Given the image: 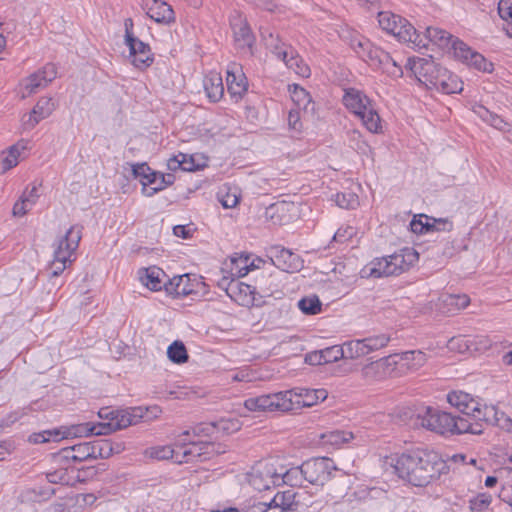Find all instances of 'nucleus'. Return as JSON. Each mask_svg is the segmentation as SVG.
<instances>
[{"label":"nucleus","instance_id":"a211bd4d","mask_svg":"<svg viewBox=\"0 0 512 512\" xmlns=\"http://www.w3.org/2000/svg\"><path fill=\"white\" fill-rule=\"evenodd\" d=\"M227 90L236 101L242 98L248 88L246 76L237 64H232L227 70Z\"/></svg>","mask_w":512,"mask_h":512},{"label":"nucleus","instance_id":"20e7f679","mask_svg":"<svg viewBox=\"0 0 512 512\" xmlns=\"http://www.w3.org/2000/svg\"><path fill=\"white\" fill-rule=\"evenodd\" d=\"M83 226L73 225L56 243L53 260L51 261L48 271L51 277H57L67 268V264H71L74 259L72 256L79 247L82 238Z\"/></svg>","mask_w":512,"mask_h":512},{"label":"nucleus","instance_id":"b1692460","mask_svg":"<svg viewBox=\"0 0 512 512\" xmlns=\"http://www.w3.org/2000/svg\"><path fill=\"white\" fill-rule=\"evenodd\" d=\"M165 272L157 267L144 268L139 271L140 281L150 290L159 291L163 287Z\"/></svg>","mask_w":512,"mask_h":512},{"label":"nucleus","instance_id":"f257e3e1","mask_svg":"<svg viewBox=\"0 0 512 512\" xmlns=\"http://www.w3.org/2000/svg\"><path fill=\"white\" fill-rule=\"evenodd\" d=\"M397 475L413 486L424 487L447 472L441 456L428 450L401 454L394 465Z\"/></svg>","mask_w":512,"mask_h":512},{"label":"nucleus","instance_id":"c03bdc74","mask_svg":"<svg viewBox=\"0 0 512 512\" xmlns=\"http://www.w3.org/2000/svg\"><path fill=\"white\" fill-rule=\"evenodd\" d=\"M298 307L306 315H315L321 312L322 303L316 295H313L299 300Z\"/></svg>","mask_w":512,"mask_h":512},{"label":"nucleus","instance_id":"9d476101","mask_svg":"<svg viewBox=\"0 0 512 512\" xmlns=\"http://www.w3.org/2000/svg\"><path fill=\"white\" fill-rule=\"evenodd\" d=\"M405 68L410 70L416 79L429 89H434L438 80L442 77V74L445 73L446 70V68L437 64L431 57L408 58L405 64Z\"/></svg>","mask_w":512,"mask_h":512},{"label":"nucleus","instance_id":"864d4df0","mask_svg":"<svg viewBox=\"0 0 512 512\" xmlns=\"http://www.w3.org/2000/svg\"><path fill=\"white\" fill-rule=\"evenodd\" d=\"M383 363V367L389 377L396 375V371L399 368H403L402 360H400V354H393L380 359Z\"/></svg>","mask_w":512,"mask_h":512},{"label":"nucleus","instance_id":"9b49d317","mask_svg":"<svg viewBox=\"0 0 512 512\" xmlns=\"http://www.w3.org/2000/svg\"><path fill=\"white\" fill-rule=\"evenodd\" d=\"M306 483L324 485L337 468L332 459L327 457L313 458L303 462Z\"/></svg>","mask_w":512,"mask_h":512},{"label":"nucleus","instance_id":"7ed1b4c3","mask_svg":"<svg viewBox=\"0 0 512 512\" xmlns=\"http://www.w3.org/2000/svg\"><path fill=\"white\" fill-rule=\"evenodd\" d=\"M176 447H178L176 453L180 455V463L203 462L225 452L221 444L193 439L190 430H186L178 436Z\"/></svg>","mask_w":512,"mask_h":512},{"label":"nucleus","instance_id":"37998d69","mask_svg":"<svg viewBox=\"0 0 512 512\" xmlns=\"http://www.w3.org/2000/svg\"><path fill=\"white\" fill-rule=\"evenodd\" d=\"M350 46L357 56L365 61L370 53V49L374 47V44L363 36H357L351 39Z\"/></svg>","mask_w":512,"mask_h":512},{"label":"nucleus","instance_id":"603ef678","mask_svg":"<svg viewBox=\"0 0 512 512\" xmlns=\"http://www.w3.org/2000/svg\"><path fill=\"white\" fill-rule=\"evenodd\" d=\"M378 70H382L388 76L393 78H401L403 76V69L396 60H394L390 54H388L387 61L383 62Z\"/></svg>","mask_w":512,"mask_h":512},{"label":"nucleus","instance_id":"cd10ccee","mask_svg":"<svg viewBox=\"0 0 512 512\" xmlns=\"http://www.w3.org/2000/svg\"><path fill=\"white\" fill-rule=\"evenodd\" d=\"M62 432L63 439L70 437H82L90 435H104L99 432V423L96 425H90L89 423L72 425L70 427L61 426L58 428Z\"/></svg>","mask_w":512,"mask_h":512},{"label":"nucleus","instance_id":"69168bd1","mask_svg":"<svg viewBox=\"0 0 512 512\" xmlns=\"http://www.w3.org/2000/svg\"><path fill=\"white\" fill-rule=\"evenodd\" d=\"M292 99L299 107L303 106L304 109H307V105L311 102L309 93L304 88L298 86H295L292 92Z\"/></svg>","mask_w":512,"mask_h":512},{"label":"nucleus","instance_id":"6e6d98bb","mask_svg":"<svg viewBox=\"0 0 512 512\" xmlns=\"http://www.w3.org/2000/svg\"><path fill=\"white\" fill-rule=\"evenodd\" d=\"M176 450H178V447H176V443L174 444V447H158L154 450L152 456L159 460L173 459L175 462L180 463V455L176 453Z\"/></svg>","mask_w":512,"mask_h":512},{"label":"nucleus","instance_id":"c756f323","mask_svg":"<svg viewBox=\"0 0 512 512\" xmlns=\"http://www.w3.org/2000/svg\"><path fill=\"white\" fill-rule=\"evenodd\" d=\"M278 476L281 484H287L291 487H303L305 486L306 479L304 475V465L292 467L285 472H278Z\"/></svg>","mask_w":512,"mask_h":512},{"label":"nucleus","instance_id":"ea45409f","mask_svg":"<svg viewBox=\"0 0 512 512\" xmlns=\"http://www.w3.org/2000/svg\"><path fill=\"white\" fill-rule=\"evenodd\" d=\"M347 139L349 146L357 153L367 155L370 152V146L363 139L362 134L358 130L352 129L347 131Z\"/></svg>","mask_w":512,"mask_h":512},{"label":"nucleus","instance_id":"72a5a7b5","mask_svg":"<svg viewBox=\"0 0 512 512\" xmlns=\"http://www.w3.org/2000/svg\"><path fill=\"white\" fill-rule=\"evenodd\" d=\"M91 459H106L114 453V447L109 439H97L89 442Z\"/></svg>","mask_w":512,"mask_h":512},{"label":"nucleus","instance_id":"c9c22d12","mask_svg":"<svg viewBox=\"0 0 512 512\" xmlns=\"http://www.w3.org/2000/svg\"><path fill=\"white\" fill-rule=\"evenodd\" d=\"M342 349L344 351V358L347 359H356L368 354L364 339L345 342L342 345Z\"/></svg>","mask_w":512,"mask_h":512},{"label":"nucleus","instance_id":"39448f33","mask_svg":"<svg viewBox=\"0 0 512 512\" xmlns=\"http://www.w3.org/2000/svg\"><path fill=\"white\" fill-rule=\"evenodd\" d=\"M161 413V409L158 406L152 407H130L126 409L112 410L110 412L111 418L107 423H99V432L107 435L111 432H115L121 429H125L128 426L136 425L142 419L149 421L153 418L158 417Z\"/></svg>","mask_w":512,"mask_h":512},{"label":"nucleus","instance_id":"13d9d810","mask_svg":"<svg viewBox=\"0 0 512 512\" xmlns=\"http://www.w3.org/2000/svg\"><path fill=\"white\" fill-rule=\"evenodd\" d=\"M492 497L487 493H480L476 497L472 498L469 502L470 509L473 512H482L491 504Z\"/></svg>","mask_w":512,"mask_h":512},{"label":"nucleus","instance_id":"de8ad7c7","mask_svg":"<svg viewBox=\"0 0 512 512\" xmlns=\"http://www.w3.org/2000/svg\"><path fill=\"white\" fill-rule=\"evenodd\" d=\"M388 52L374 45L365 62L373 69L378 70L381 64L388 59Z\"/></svg>","mask_w":512,"mask_h":512},{"label":"nucleus","instance_id":"6ab92c4d","mask_svg":"<svg viewBox=\"0 0 512 512\" xmlns=\"http://www.w3.org/2000/svg\"><path fill=\"white\" fill-rule=\"evenodd\" d=\"M147 15L157 23L169 25L175 22V13L172 7L161 0H147Z\"/></svg>","mask_w":512,"mask_h":512},{"label":"nucleus","instance_id":"5fc2aeb1","mask_svg":"<svg viewBox=\"0 0 512 512\" xmlns=\"http://www.w3.org/2000/svg\"><path fill=\"white\" fill-rule=\"evenodd\" d=\"M431 217L420 215L419 219L415 217L410 222L411 231L415 234H426L431 232L430 226Z\"/></svg>","mask_w":512,"mask_h":512},{"label":"nucleus","instance_id":"3c124183","mask_svg":"<svg viewBox=\"0 0 512 512\" xmlns=\"http://www.w3.org/2000/svg\"><path fill=\"white\" fill-rule=\"evenodd\" d=\"M20 143L12 145L7 156L2 159L1 165L3 172L10 170L18 164V158L20 156Z\"/></svg>","mask_w":512,"mask_h":512},{"label":"nucleus","instance_id":"a19ab883","mask_svg":"<svg viewBox=\"0 0 512 512\" xmlns=\"http://www.w3.org/2000/svg\"><path fill=\"white\" fill-rule=\"evenodd\" d=\"M167 355L170 361L176 364H183L188 361V353L185 345L181 341H174L167 349Z\"/></svg>","mask_w":512,"mask_h":512},{"label":"nucleus","instance_id":"0e129e2a","mask_svg":"<svg viewBox=\"0 0 512 512\" xmlns=\"http://www.w3.org/2000/svg\"><path fill=\"white\" fill-rule=\"evenodd\" d=\"M276 41L277 42L275 44H270L272 47V52L284 62L290 53H294V49L279 39H276Z\"/></svg>","mask_w":512,"mask_h":512},{"label":"nucleus","instance_id":"4be33fe9","mask_svg":"<svg viewBox=\"0 0 512 512\" xmlns=\"http://www.w3.org/2000/svg\"><path fill=\"white\" fill-rule=\"evenodd\" d=\"M54 110L52 98L42 97L30 112L28 119L24 122L29 128H34L41 120L49 117Z\"/></svg>","mask_w":512,"mask_h":512},{"label":"nucleus","instance_id":"774afa93","mask_svg":"<svg viewBox=\"0 0 512 512\" xmlns=\"http://www.w3.org/2000/svg\"><path fill=\"white\" fill-rule=\"evenodd\" d=\"M498 14L503 20L512 24V0H500Z\"/></svg>","mask_w":512,"mask_h":512},{"label":"nucleus","instance_id":"423d86ee","mask_svg":"<svg viewBox=\"0 0 512 512\" xmlns=\"http://www.w3.org/2000/svg\"><path fill=\"white\" fill-rule=\"evenodd\" d=\"M342 100L345 107L361 119L368 131L372 133L380 131V116L367 95L358 89L349 88L345 90Z\"/></svg>","mask_w":512,"mask_h":512},{"label":"nucleus","instance_id":"2eb2a0df","mask_svg":"<svg viewBox=\"0 0 512 512\" xmlns=\"http://www.w3.org/2000/svg\"><path fill=\"white\" fill-rule=\"evenodd\" d=\"M127 39V46L129 47L131 63L140 70H145L152 65L154 61L153 53L150 46L144 43L139 38Z\"/></svg>","mask_w":512,"mask_h":512},{"label":"nucleus","instance_id":"aec40b11","mask_svg":"<svg viewBox=\"0 0 512 512\" xmlns=\"http://www.w3.org/2000/svg\"><path fill=\"white\" fill-rule=\"evenodd\" d=\"M448 403L455 407L464 417L470 420L473 412L478 409V401L463 391H453L447 395Z\"/></svg>","mask_w":512,"mask_h":512},{"label":"nucleus","instance_id":"49530a36","mask_svg":"<svg viewBox=\"0 0 512 512\" xmlns=\"http://www.w3.org/2000/svg\"><path fill=\"white\" fill-rule=\"evenodd\" d=\"M450 49L453 50L454 56L465 64L474 52L467 44L457 38L453 40Z\"/></svg>","mask_w":512,"mask_h":512},{"label":"nucleus","instance_id":"dca6fc26","mask_svg":"<svg viewBox=\"0 0 512 512\" xmlns=\"http://www.w3.org/2000/svg\"><path fill=\"white\" fill-rule=\"evenodd\" d=\"M286 392H290V398L293 399V410L299 407H312L319 401H324L328 395L325 389H308L302 387H296Z\"/></svg>","mask_w":512,"mask_h":512},{"label":"nucleus","instance_id":"052dcab7","mask_svg":"<svg viewBox=\"0 0 512 512\" xmlns=\"http://www.w3.org/2000/svg\"><path fill=\"white\" fill-rule=\"evenodd\" d=\"M322 357H324L325 364L336 362L344 358V351L342 346L334 345L321 350Z\"/></svg>","mask_w":512,"mask_h":512},{"label":"nucleus","instance_id":"5701e85b","mask_svg":"<svg viewBox=\"0 0 512 512\" xmlns=\"http://www.w3.org/2000/svg\"><path fill=\"white\" fill-rule=\"evenodd\" d=\"M256 293H261V296L272 297L280 293L279 283L277 282V275L273 273L267 274L262 271L256 278Z\"/></svg>","mask_w":512,"mask_h":512},{"label":"nucleus","instance_id":"e2e57ef3","mask_svg":"<svg viewBox=\"0 0 512 512\" xmlns=\"http://www.w3.org/2000/svg\"><path fill=\"white\" fill-rule=\"evenodd\" d=\"M444 302L447 305L455 307L457 310L466 308L470 303V298L465 295H455V294H449L445 296Z\"/></svg>","mask_w":512,"mask_h":512},{"label":"nucleus","instance_id":"338daca9","mask_svg":"<svg viewBox=\"0 0 512 512\" xmlns=\"http://www.w3.org/2000/svg\"><path fill=\"white\" fill-rule=\"evenodd\" d=\"M448 347L451 350H457L460 353H463L470 349L471 344L470 341L465 339L464 337H452L448 341Z\"/></svg>","mask_w":512,"mask_h":512},{"label":"nucleus","instance_id":"412c9836","mask_svg":"<svg viewBox=\"0 0 512 512\" xmlns=\"http://www.w3.org/2000/svg\"><path fill=\"white\" fill-rule=\"evenodd\" d=\"M132 173L136 179L142 184V194L146 197H152L148 190H152L153 186L159 183V172L153 171L147 163L134 164Z\"/></svg>","mask_w":512,"mask_h":512},{"label":"nucleus","instance_id":"f8f14e48","mask_svg":"<svg viewBox=\"0 0 512 512\" xmlns=\"http://www.w3.org/2000/svg\"><path fill=\"white\" fill-rule=\"evenodd\" d=\"M278 472L273 464L259 463L249 475L250 485L258 491L269 490L279 486Z\"/></svg>","mask_w":512,"mask_h":512},{"label":"nucleus","instance_id":"4c0bfd02","mask_svg":"<svg viewBox=\"0 0 512 512\" xmlns=\"http://www.w3.org/2000/svg\"><path fill=\"white\" fill-rule=\"evenodd\" d=\"M60 440H63V436L58 428L32 433L28 437V442L32 444H43L50 441L58 442Z\"/></svg>","mask_w":512,"mask_h":512},{"label":"nucleus","instance_id":"0eeeda50","mask_svg":"<svg viewBox=\"0 0 512 512\" xmlns=\"http://www.w3.org/2000/svg\"><path fill=\"white\" fill-rule=\"evenodd\" d=\"M417 260L418 253L412 248H406L401 253L374 259L367 266L369 269L368 275L374 278L399 275Z\"/></svg>","mask_w":512,"mask_h":512},{"label":"nucleus","instance_id":"6e6552de","mask_svg":"<svg viewBox=\"0 0 512 512\" xmlns=\"http://www.w3.org/2000/svg\"><path fill=\"white\" fill-rule=\"evenodd\" d=\"M378 23L384 31L393 34L399 41L410 42L417 47L427 46L417 30L399 15L388 11L379 12Z\"/></svg>","mask_w":512,"mask_h":512},{"label":"nucleus","instance_id":"09e8293b","mask_svg":"<svg viewBox=\"0 0 512 512\" xmlns=\"http://www.w3.org/2000/svg\"><path fill=\"white\" fill-rule=\"evenodd\" d=\"M68 452H75L73 456H70L71 461L75 463L91 459L89 442L75 444Z\"/></svg>","mask_w":512,"mask_h":512},{"label":"nucleus","instance_id":"bf43d9fd","mask_svg":"<svg viewBox=\"0 0 512 512\" xmlns=\"http://www.w3.org/2000/svg\"><path fill=\"white\" fill-rule=\"evenodd\" d=\"M295 494L288 490L282 493H277L272 499L273 503L279 507H283L284 511L291 510L294 503Z\"/></svg>","mask_w":512,"mask_h":512},{"label":"nucleus","instance_id":"a878e982","mask_svg":"<svg viewBox=\"0 0 512 512\" xmlns=\"http://www.w3.org/2000/svg\"><path fill=\"white\" fill-rule=\"evenodd\" d=\"M354 434L345 430H332L322 433L320 435V443L323 446H330L333 448H340L342 445L354 439Z\"/></svg>","mask_w":512,"mask_h":512},{"label":"nucleus","instance_id":"2f4dec72","mask_svg":"<svg viewBox=\"0 0 512 512\" xmlns=\"http://www.w3.org/2000/svg\"><path fill=\"white\" fill-rule=\"evenodd\" d=\"M500 413L501 411H498L495 406L484 405L482 407L478 402V409L472 413L470 421L478 424H480L479 421H483L487 424L495 425Z\"/></svg>","mask_w":512,"mask_h":512},{"label":"nucleus","instance_id":"bb28decb","mask_svg":"<svg viewBox=\"0 0 512 512\" xmlns=\"http://www.w3.org/2000/svg\"><path fill=\"white\" fill-rule=\"evenodd\" d=\"M434 89L444 94L460 93L463 90V82L457 75L451 73L447 69L442 77L438 80Z\"/></svg>","mask_w":512,"mask_h":512},{"label":"nucleus","instance_id":"c85d7f7f","mask_svg":"<svg viewBox=\"0 0 512 512\" xmlns=\"http://www.w3.org/2000/svg\"><path fill=\"white\" fill-rule=\"evenodd\" d=\"M424 38L441 49H450L454 37L447 31L437 27H427Z\"/></svg>","mask_w":512,"mask_h":512},{"label":"nucleus","instance_id":"a18cd8bd","mask_svg":"<svg viewBox=\"0 0 512 512\" xmlns=\"http://www.w3.org/2000/svg\"><path fill=\"white\" fill-rule=\"evenodd\" d=\"M335 203L340 208L354 209L359 205V198L353 192H340L335 195Z\"/></svg>","mask_w":512,"mask_h":512},{"label":"nucleus","instance_id":"4d7b16f0","mask_svg":"<svg viewBox=\"0 0 512 512\" xmlns=\"http://www.w3.org/2000/svg\"><path fill=\"white\" fill-rule=\"evenodd\" d=\"M389 341L390 337L385 334L364 338V343L366 349L368 350V354L372 351L385 347Z\"/></svg>","mask_w":512,"mask_h":512},{"label":"nucleus","instance_id":"79ce46f5","mask_svg":"<svg viewBox=\"0 0 512 512\" xmlns=\"http://www.w3.org/2000/svg\"><path fill=\"white\" fill-rule=\"evenodd\" d=\"M475 112L482 118L483 121L489 123L491 126L498 130H505L508 124L497 114L489 111L484 106H478Z\"/></svg>","mask_w":512,"mask_h":512},{"label":"nucleus","instance_id":"f03ea898","mask_svg":"<svg viewBox=\"0 0 512 512\" xmlns=\"http://www.w3.org/2000/svg\"><path fill=\"white\" fill-rule=\"evenodd\" d=\"M417 424L440 435L482 433V424L473 423L468 418L431 406H426L418 412Z\"/></svg>","mask_w":512,"mask_h":512},{"label":"nucleus","instance_id":"680f3d73","mask_svg":"<svg viewBox=\"0 0 512 512\" xmlns=\"http://www.w3.org/2000/svg\"><path fill=\"white\" fill-rule=\"evenodd\" d=\"M45 87L46 84H43L42 74L40 73V71L31 74L26 79L25 89L28 91L29 94L36 93L38 89Z\"/></svg>","mask_w":512,"mask_h":512},{"label":"nucleus","instance_id":"8fccbe9b","mask_svg":"<svg viewBox=\"0 0 512 512\" xmlns=\"http://www.w3.org/2000/svg\"><path fill=\"white\" fill-rule=\"evenodd\" d=\"M467 65L474 67L475 69L482 72L490 73L493 71V64L487 61V59L483 55L476 51H474L473 54L470 56Z\"/></svg>","mask_w":512,"mask_h":512},{"label":"nucleus","instance_id":"7c9ffc66","mask_svg":"<svg viewBox=\"0 0 512 512\" xmlns=\"http://www.w3.org/2000/svg\"><path fill=\"white\" fill-rule=\"evenodd\" d=\"M290 204L282 201L271 204L266 208L265 216L275 225H283L289 220L287 213L289 212Z\"/></svg>","mask_w":512,"mask_h":512},{"label":"nucleus","instance_id":"58836bf2","mask_svg":"<svg viewBox=\"0 0 512 512\" xmlns=\"http://www.w3.org/2000/svg\"><path fill=\"white\" fill-rule=\"evenodd\" d=\"M284 63L286 66L290 69H292L296 74L302 76V77H309L310 76V68L309 66L304 63L302 58L297 54V52L294 50V53H290V55L285 59Z\"/></svg>","mask_w":512,"mask_h":512},{"label":"nucleus","instance_id":"ddd939ff","mask_svg":"<svg viewBox=\"0 0 512 512\" xmlns=\"http://www.w3.org/2000/svg\"><path fill=\"white\" fill-rule=\"evenodd\" d=\"M268 257L272 264L282 272H295L302 266V261L297 254L279 245L271 246L268 249Z\"/></svg>","mask_w":512,"mask_h":512},{"label":"nucleus","instance_id":"f3484780","mask_svg":"<svg viewBox=\"0 0 512 512\" xmlns=\"http://www.w3.org/2000/svg\"><path fill=\"white\" fill-rule=\"evenodd\" d=\"M230 24L236 47L240 50L251 49L255 38L246 19L236 14L231 18Z\"/></svg>","mask_w":512,"mask_h":512},{"label":"nucleus","instance_id":"4468645a","mask_svg":"<svg viewBox=\"0 0 512 512\" xmlns=\"http://www.w3.org/2000/svg\"><path fill=\"white\" fill-rule=\"evenodd\" d=\"M227 284L225 291L227 295L239 305L248 306L255 301L256 287L240 282L238 280H230L224 278L219 285L221 287Z\"/></svg>","mask_w":512,"mask_h":512},{"label":"nucleus","instance_id":"473e14b6","mask_svg":"<svg viewBox=\"0 0 512 512\" xmlns=\"http://www.w3.org/2000/svg\"><path fill=\"white\" fill-rule=\"evenodd\" d=\"M402 366L409 370H418L427 362V356L420 350L405 351L400 354Z\"/></svg>","mask_w":512,"mask_h":512},{"label":"nucleus","instance_id":"393cba45","mask_svg":"<svg viewBox=\"0 0 512 512\" xmlns=\"http://www.w3.org/2000/svg\"><path fill=\"white\" fill-rule=\"evenodd\" d=\"M204 89L208 98L213 101H219L224 94V85L219 73L211 72L203 80Z\"/></svg>","mask_w":512,"mask_h":512},{"label":"nucleus","instance_id":"1a4fd4ad","mask_svg":"<svg viewBox=\"0 0 512 512\" xmlns=\"http://www.w3.org/2000/svg\"><path fill=\"white\" fill-rule=\"evenodd\" d=\"M290 392L263 394L250 397L244 401V406L253 412H289L293 410V399Z\"/></svg>","mask_w":512,"mask_h":512},{"label":"nucleus","instance_id":"e433bc0d","mask_svg":"<svg viewBox=\"0 0 512 512\" xmlns=\"http://www.w3.org/2000/svg\"><path fill=\"white\" fill-rule=\"evenodd\" d=\"M362 376L369 381H377L389 377L380 359L365 365L362 368Z\"/></svg>","mask_w":512,"mask_h":512},{"label":"nucleus","instance_id":"f704fd0d","mask_svg":"<svg viewBox=\"0 0 512 512\" xmlns=\"http://www.w3.org/2000/svg\"><path fill=\"white\" fill-rule=\"evenodd\" d=\"M229 424H232L233 425V422H230V421H220L218 424L216 423H200L196 426H194L190 432H191V437L193 439L197 438V437H202V436H211L216 429L218 428H221L223 430H228L230 427H229Z\"/></svg>","mask_w":512,"mask_h":512}]
</instances>
